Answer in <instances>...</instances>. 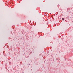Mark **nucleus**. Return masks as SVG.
<instances>
[{"label":"nucleus","mask_w":73,"mask_h":73,"mask_svg":"<svg viewBox=\"0 0 73 73\" xmlns=\"http://www.w3.org/2000/svg\"><path fill=\"white\" fill-rule=\"evenodd\" d=\"M62 20H63V21H64V18H62Z\"/></svg>","instance_id":"f257e3e1"}]
</instances>
